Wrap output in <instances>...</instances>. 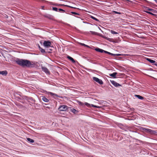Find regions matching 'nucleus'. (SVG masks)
<instances>
[{
    "label": "nucleus",
    "mask_w": 157,
    "mask_h": 157,
    "mask_svg": "<svg viewBox=\"0 0 157 157\" xmlns=\"http://www.w3.org/2000/svg\"><path fill=\"white\" fill-rule=\"evenodd\" d=\"M16 62L18 64L23 67H32L35 64L34 62L25 59H18Z\"/></svg>",
    "instance_id": "nucleus-1"
},
{
    "label": "nucleus",
    "mask_w": 157,
    "mask_h": 157,
    "mask_svg": "<svg viewBox=\"0 0 157 157\" xmlns=\"http://www.w3.org/2000/svg\"><path fill=\"white\" fill-rule=\"evenodd\" d=\"M68 107L65 105H62L59 106L58 108V109L60 111H65L68 109Z\"/></svg>",
    "instance_id": "nucleus-2"
},
{
    "label": "nucleus",
    "mask_w": 157,
    "mask_h": 157,
    "mask_svg": "<svg viewBox=\"0 0 157 157\" xmlns=\"http://www.w3.org/2000/svg\"><path fill=\"white\" fill-rule=\"evenodd\" d=\"M51 43L49 41H45L43 43L44 45L46 48H49L51 47Z\"/></svg>",
    "instance_id": "nucleus-3"
},
{
    "label": "nucleus",
    "mask_w": 157,
    "mask_h": 157,
    "mask_svg": "<svg viewBox=\"0 0 157 157\" xmlns=\"http://www.w3.org/2000/svg\"><path fill=\"white\" fill-rule=\"evenodd\" d=\"M93 79L94 81L100 84H103V82L102 81L101 79H99L97 77H93Z\"/></svg>",
    "instance_id": "nucleus-4"
},
{
    "label": "nucleus",
    "mask_w": 157,
    "mask_h": 157,
    "mask_svg": "<svg viewBox=\"0 0 157 157\" xmlns=\"http://www.w3.org/2000/svg\"><path fill=\"white\" fill-rule=\"evenodd\" d=\"M84 104L86 105L88 107H90L91 106H92L94 107L98 108H100V107L99 106H97L95 105H94L93 104H90L87 102H85L84 103Z\"/></svg>",
    "instance_id": "nucleus-5"
},
{
    "label": "nucleus",
    "mask_w": 157,
    "mask_h": 157,
    "mask_svg": "<svg viewBox=\"0 0 157 157\" xmlns=\"http://www.w3.org/2000/svg\"><path fill=\"white\" fill-rule=\"evenodd\" d=\"M146 59L147 61H148L151 63H153L155 65L157 66V62H156L155 61L152 59H150L149 58H147Z\"/></svg>",
    "instance_id": "nucleus-6"
},
{
    "label": "nucleus",
    "mask_w": 157,
    "mask_h": 157,
    "mask_svg": "<svg viewBox=\"0 0 157 157\" xmlns=\"http://www.w3.org/2000/svg\"><path fill=\"white\" fill-rule=\"evenodd\" d=\"M111 83L115 86L117 87L118 86H120L121 85L119 83H117L116 82L113 81H111Z\"/></svg>",
    "instance_id": "nucleus-7"
},
{
    "label": "nucleus",
    "mask_w": 157,
    "mask_h": 157,
    "mask_svg": "<svg viewBox=\"0 0 157 157\" xmlns=\"http://www.w3.org/2000/svg\"><path fill=\"white\" fill-rule=\"evenodd\" d=\"M42 70L45 72L47 74H49V72L48 70V69L45 67H42Z\"/></svg>",
    "instance_id": "nucleus-8"
},
{
    "label": "nucleus",
    "mask_w": 157,
    "mask_h": 157,
    "mask_svg": "<svg viewBox=\"0 0 157 157\" xmlns=\"http://www.w3.org/2000/svg\"><path fill=\"white\" fill-rule=\"evenodd\" d=\"M95 50L97 52H105H105H107L106 51H105V50H104L103 49H100L99 48H97L95 49Z\"/></svg>",
    "instance_id": "nucleus-9"
},
{
    "label": "nucleus",
    "mask_w": 157,
    "mask_h": 157,
    "mask_svg": "<svg viewBox=\"0 0 157 157\" xmlns=\"http://www.w3.org/2000/svg\"><path fill=\"white\" fill-rule=\"evenodd\" d=\"M43 101L45 102H48L49 101V100L46 97L44 96H42L41 97Z\"/></svg>",
    "instance_id": "nucleus-10"
},
{
    "label": "nucleus",
    "mask_w": 157,
    "mask_h": 157,
    "mask_svg": "<svg viewBox=\"0 0 157 157\" xmlns=\"http://www.w3.org/2000/svg\"><path fill=\"white\" fill-rule=\"evenodd\" d=\"M7 72L6 71H0V74L2 75H6L7 74Z\"/></svg>",
    "instance_id": "nucleus-11"
},
{
    "label": "nucleus",
    "mask_w": 157,
    "mask_h": 157,
    "mask_svg": "<svg viewBox=\"0 0 157 157\" xmlns=\"http://www.w3.org/2000/svg\"><path fill=\"white\" fill-rule=\"evenodd\" d=\"M71 111L74 113H76L78 112V111L76 110L74 108H71Z\"/></svg>",
    "instance_id": "nucleus-12"
},
{
    "label": "nucleus",
    "mask_w": 157,
    "mask_h": 157,
    "mask_svg": "<svg viewBox=\"0 0 157 157\" xmlns=\"http://www.w3.org/2000/svg\"><path fill=\"white\" fill-rule=\"evenodd\" d=\"M117 74V72H114L112 74H110L109 75L111 77H112L114 78H115Z\"/></svg>",
    "instance_id": "nucleus-13"
},
{
    "label": "nucleus",
    "mask_w": 157,
    "mask_h": 157,
    "mask_svg": "<svg viewBox=\"0 0 157 157\" xmlns=\"http://www.w3.org/2000/svg\"><path fill=\"white\" fill-rule=\"evenodd\" d=\"M48 94H50L51 95L54 96V97H56L58 96L57 95L53 93H52L49 92L48 93Z\"/></svg>",
    "instance_id": "nucleus-14"
},
{
    "label": "nucleus",
    "mask_w": 157,
    "mask_h": 157,
    "mask_svg": "<svg viewBox=\"0 0 157 157\" xmlns=\"http://www.w3.org/2000/svg\"><path fill=\"white\" fill-rule=\"evenodd\" d=\"M27 139L28 141L31 143H33L34 142V141L32 139L30 138H27Z\"/></svg>",
    "instance_id": "nucleus-15"
},
{
    "label": "nucleus",
    "mask_w": 157,
    "mask_h": 157,
    "mask_svg": "<svg viewBox=\"0 0 157 157\" xmlns=\"http://www.w3.org/2000/svg\"><path fill=\"white\" fill-rule=\"evenodd\" d=\"M67 58L68 59H69L73 63H75V61L70 56H68Z\"/></svg>",
    "instance_id": "nucleus-16"
},
{
    "label": "nucleus",
    "mask_w": 157,
    "mask_h": 157,
    "mask_svg": "<svg viewBox=\"0 0 157 157\" xmlns=\"http://www.w3.org/2000/svg\"><path fill=\"white\" fill-rule=\"evenodd\" d=\"M135 96L138 98L139 99L142 100L144 99V98L142 96H141L139 95H135Z\"/></svg>",
    "instance_id": "nucleus-17"
},
{
    "label": "nucleus",
    "mask_w": 157,
    "mask_h": 157,
    "mask_svg": "<svg viewBox=\"0 0 157 157\" xmlns=\"http://www.w3.org/2000/svg\"><path fill=\"white\" fill-rule=\"evenodd\" d=\"M105 53H107V54H108L109 55H110L112 56H115V54H113V53H112L110 52H105Z\"/></svg>",
    "instance_id": "nucleus-18"
},
{
    "label": "nucleus",
    "mask_w": 157,
    "mask_h": 157,
    "mask_svg": "<svg viewBox=\"0 0 157 157\" xmlns=\"http://www.w3.org/2000/svg\"><path fill=\"white\" fill-rule=\"evenodd\" d=\"M39 48H40V50L41 51V52H42L43 53H45V51L44 50V49L42 48H40V46H39Z\"/></svg>",
    "instance_id": "nucleus-19"
},
{
    "label": "nucleus",
    "mask_w": 157,
    "mask_h": 157,
    "mask_svg": "<svg viewBox=\"0 0 157 157\" xmlns=\"http://www.w3.org/2000/svg\"><path fill=\"white\" fill-rule=\"evenodd\" d=\"M91 32L92 33V34L100 35L99 34H98V33L96 32H95L91 31Z\"/></svg>",
    "instance_id": "nucleus-20"
},
{
    "label": "nucleus",
    "mask_w": 157,
    "mask_h": 157,
    "mask_svg": "<svg viewBox=\"0 0 157 157\" xmlns=\"http://www.w3.org/2000/svg\"><path fill=\"white\" fill-rule=\"evenodd\" d=\"M111 33L113 34H118V33L114 31L111 30Z\"/></svg>",
    "instance_id": "nucleus-21"
},
{
    "label": "nucleus",
    "mask_w": 157,
    "mask_h": 157,
    "mask_svg": "<svg viewBox=\"0 0 157 157\" xmlns=\"http://www.w3.org/2000/svg\"><path fill=\"white\" fill-rule=\"evenodd\" d=\"M91 18H92V19H94V20H95L97 21H99V20L97 19L95 17H94L93 16H91Z\"/></svg>",
    "instance_id": "nucleus-22"
},
{
    "label": "nucleus",
    "mask_w": 157,
    "mask_h": 157,
    "mask_svg": "<svg viewBox=\"0 0 157 157\" xmlns=\"http://www.w3.org/2000/svg\"><path fill=\"white\" fill-rule=\"evenodd\" d=\"M52 9L53 10H54V11H58V9L56 7H53L52 8Z\"/></svg>",
    "instance_id": "nucleus-23"
},
{
    "label": "nucleus",
    "mask_w": 157,
    "mask_h": 157,
    "mask_svg": "<svg viewBox=\"0 0 157 157\" xmlns=\"http://www.w3.org/2000/svg\"><path fill=\"white\" fill-rule=\"evenodd\" d=\"M78 103L79 105H81L82 106L83 105H84L83 103L80 101H78Z\"/></svg>",
    "instance_id": "nucleus-24"
},
{
    "label": "nucleus",
    "mask_w": 157,
    "mask_h": 157,
    "mask_svg": "<svg viewBox=\"0 0 157 157\" xmlns=\"http://www.w3.org/2000/svg\"><path fill=\"white\" fill-rule=\"evenodd\" d=\"M146 12L148 13H149L150 14H151L152 15H154V14L153 13H151V12H147V11H146Z\"/></svg>",
    "instance_id": "nucleus-25"
},
{
    "label": "nucleus",
    "mask_w": 157,
    "mask_h": 157,
    "mask_svg": "<svg viewBox=\"0 0 157 157\" xmlns=\"http://www.w3.org/2000/svg\"><path fill=\"white\" fill-rule=\"evenodd\" d=\"M113 12L115 13H116V14H121V13H120V12H116V11H113Z\"/></svg>",
    "instance_id": "nucleus-26"
},
{
    "label": "nucleus",
    "mask_w": 157,
    "mask_h": 157,
    "mask_svg": "<svg viewBox=\"0 0 157 157\" xmlns=\"http://www.w3.org/2000/svg\"><path fill=\"white\" fill-rule=\"evenodd\" d=\"M58 10L59 11H62L63 12L65 11L64 10H63L61 9H58Z\"/></svg>",
    "instance_id": "nucleus-27"
},
{
    "label": "nucleus",
    "mask_w": 157,
    "mask_h": 157,
    "mask_svg": "<svg viewBox=\"0 0 157 157\" xmlns=\"http://www.w3.org/2000/svg\"><path fill=\"white\" fill-rule=\"evenodd\" d=\"M104 38L105 39H106L108 40H110V39L109 38H108V37H104Z\"/></svg>",
    "instance_id": "nucleus-28"
},
{
    "label": "nucleus",
    "mask_w": 157,
    "mask_h": 157,
    "mask_svg": "<svg viewBox=\"0 0 157 157\" xmlns=\"http://www.w3.org/2000/svg\"><path fill=\"white\" fill-rule=\"evenodd\" d=\"M104 38L105 39H106L108 40H110V39L109 38H108V37H104Z\"/></svg>",
    "instance_id": "nucleus-29"
},
{
    "label": "nucleus",
    "mask_w": 157,
    "mask_h": 157,
    "mask_svg": "<svg viewBox=\"0 0 157 157\" xmlns=\"http://www.w3.org/2000/svg\"><path fill=\"white\" fill-rule=\"evenodd\" d=\"M121 55V54H115V56H119Z\"/></svg>",
    "instance_id": "nucleus-30"
},
{
    "label": "nucleus",
    "mask_w": 157,
    "mask_h": 157,
    "mask_svg": "<svg viewBox=\"0 0 157 157\" xmlns=\"http://www.w3.org/2000/svg\"><path fill=\"white\" fill-rule=\"evenodd\" d=\"M147 10H149V11H152L153 10H152L151 9H148V8H147Z\"/></svg>",
    "instance_id": "nucleus-31"
},
{
    "label": "nucleus",
    "mask_w": 157,
    "mask_h": 157,
    "mask_svg": "<svg viewBox=\"0 0 157 157\" xmlns=\"http://www.w3.org/2000/svg\"><path fill=\"white\" fill-rule=\"evenodd\" d=\"M82 45H83V46H85V44H83V43H80Z\"/></svg>",
    "instance_id": "nucleus-32"
},
{
    "label": "nucleus",
    "mask_w": 157,
    "mask_h": 157,
    "mask_svg": "<svg viewBox=\"0 0 157 157\" xmlns=\"http://www.w3.org/2000/svg\"><path fill=\"white\" fill-rule=\"evenodd\" d=\"M85 46L86 47L88 48H90V47L89 46H88L87 45H86V44H85Z\"/></svg>",
    "instance_id": "nucleus-33"
},
{
    "label": "nucleus",
    "mask_w": 157,
    "mask_h": 157,
    "mask_svg": "<svg viewBox=\"0 0 157 157\" xmlns=\"http://www.w3.org/2000/svg\"><path fill=\"white\" fill-rule=\"evenodd\" d=\"M98 28L99 29H100V30H101V31L102 32V31L101 30V29L99 27H98Z\"/></svg>",
    "instance_id": "nucleus-34"
},
{
    "label": "nucleus",
    "mask_w": 157,
    "mask_h": 157,
    "mask_svg": "<svg viewBox=\"0 0 157 157\" xmlns=\"http://www.w3.org/2000/svg\"><path fill=\"white\" fill-rule=\"evenodd\" d=\"M155 1V2L157 3V0H154Z\"/></svg>",
    "instance_id": "nucleus-35"
},
{
    "label": "nucleus",
    "mask_w": 157,
    "mask_h": 157,
    "mask_svg": "<svg viewBox=\"0 0 157 157\" xmlns=\"http://www.w3.org/2000/svg\"><path fill=\"white\" fill-rule=\"evenodd\" d=\"M151 130H150V129H149L148 130V131L150 132H151Z\"/></svg>",
    "instance_id": "nucleus-36"
},
{
    "label": "nucleus",
    "mask_w": 157,
    "mask_h": 157,
    "mask_svg": "<svg viewBox=\"0 0 157 157\" xmlns=\"http://www.w3.org/2000/svg\"><path fill=\"white\" fill-rule=\"evenodd\" d=\"M44 8V6L42 7V9H43Z\"/></svg>",
    "instance_id": "nucleus-37"
}]
</instances>
